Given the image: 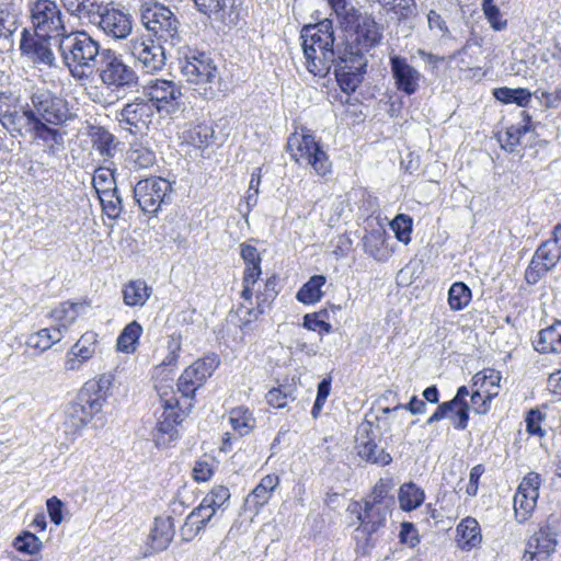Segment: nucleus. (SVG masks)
Instances as JSON below:
<instances>
[{"label":"nucleus","mask_w":561,"mask_h":561,"mask_svg":"<svg viewBox=\"0 0 561 561\" xmlns=\"http://www.w3.org/2000/svg\"><path fill=\"white\" fill-rule=\"evenodd\" d=\"M23 105L14 93L0 92V124L14 138L53 146L62 140L58 127L73 118L68 103L48 92L34 93Z\"/></svg>","instance_id":"nucleus-1"},{"label":"nucleus","mask_w":561,"mask_h":561,"mask_svg":"<svg viewBox=\"0 0 561 561\" xmlns=\"http://www.w3.org/2000/svg\"><path fill=\"white\" fill-rule=\"evenodd\" d=\"M96 76L103 88L92 87L88 95L91 101L102 106L114 104L119 100L118 92L131 89L138 83L135 69L112 49L102 50Z\"/></svg>","instance_id":"nucleus-2"},{"label":"nucleus","mask_w":561,"mask_h":561,"mask_svg":"<svg viewBox=\"0 0 561 561\" xmlns=\"http://www.w3.org/2000/svg\"><path fill=\"white\" fill-rule=\"evenodd\" d=\"M300 39L308 71L324 77L337 58L334 49L333 22L324 19L317 24L305 25L300 32Z\"/></svg>","instance_id":"nucleus-3"},{"label":"nucleus","mask_w":561,"mask_h":561,"mask_svg":"<svg viewBox=\"0 0 561 561\" xmlns=\"http://www.w3.org/2000/svg\"><path fill=\"white\" fill-rule=\"evenodd\" d=\"M58 50L71 76L79 80L91 77L101 55V45L85 30L69 31L58 41Z\"/></svg>","instance_id":"nucleus-4"},{"label":"nucleus","mask_w":561,"mask_h":561,"mask_svg":"<svg viewBox=\"0 0 561 561\" xmlns=\"http://www.w3.org/2000/svg\"><path fill=\"white\" fill-rule=\"evenodd\" d=\"M180 70L193 91L205 100L216 96L220 77L214 60L205 53L188 50L179 58Z\"/></svg>","instance_id":"nucleus-5"},{"label":"nucleus","mask_w":561,"mask_h":561,"mask_svg":"<svg viewBox=\"0 0 561 561\" xmlns=\"http://www.w3.org/2000/svg\"><path fill=\"white\" fill-rule=\"evenodd\" d=\"M139 18L141 25L159 41L172 46L181 43L180 22L168 7L152 1L142 2Z\"/></svg>","instance_id":"nucleus-6"},{"label":"nucleus","mask_w":561,"mask_h":561,"mask_svg":"<svg viewBox=\"0 0 561 561\" xmlns=\"http://www.w3.org/2000/svg\"><path fill=\"white\" fill-rule=\"evenodd\" d=\"M287 150L299 165L310 167L318 175L331 171V162L314 136L305 128L293 133L287 140Z\"/></svg>","instance_id":"nucleus-7"},{"label":"nucleus","mask_w":561,"mask_h":561,"mask_svg":"<svg viewBox=\"0 0 561 561\" xmlns=\"http://www.w3.org/2000/svg\"><path fill=\"white\" fill-rule=\"evenodd\" d=\"M33 31L41 36H53L58 41L67 34L65 14L56 0H35L28 3Z\"/></svg>","instance_id":"nucleus-8"},{"label":"nucleus","mask_w":561,"mask_h":561,"mask_svg":"<svg viewBox=\"0 0 561 561\" xmlns=\"http://www.w3.org/2000/svg\"><path fill=\"white\" fill-rule=\"evenodd\" d=\"M392 500H366L364 507L358 502L348 505L347 511L356 516L359 523L355 529L356 537L367 540L373 534L385 527L387 517L391 513Z\"/></svg>","instance_id":"nucleus-9"},{"label":"nucleus","mask_w":561,"mask_h":561,"mask_svg":"<svg viewBox=\"0 0 561 561\" xmlns=\"http://www.w3.org/2000/svg\"><path fill=\"white\" fill-rule=\"evenodd\" d=\"M561 259V224L554 226L552 237L542 242L535 251L525 271V280L537 284L548 272L553 270Z\"/></svg>","instance_id":"nucleus-10"},{"label":"nucleus","mask_w":561,"mask_h":561,"mask_svg":"<svg viewBox=\"0 0 561 561\" xmlns=\"http://www.w3.org/2000/svg\"><path fill=\"white\" fill-rule=\"evenodd\" d=\"M96 19L98 28L111 39H127L133 33L134 20L131 14L113 2L104 5L100 4Z\"/></svg>","instance_id":"nucleus-11"},{"label":"nucleus","mask_w":561,"mask_h":561,"mask_svg":"<svg viewBox=\"0 0 561 561\" xmlns=\"http://www.w3.org/2000/svg\"><path fill=\"white\" fill-rule=\"evenodd\" d=\"M172 192L171 183L160 176L140 180L134 187V198L139 208L149 215L157 214Z\"/></svg>","instance_id":"nucleus-12"},{"label":"nucleus","mask_w":561,"mask_h":561,"mask_svg":"<svg viewBox=\"0 0 561 561\" xmlns=\"http://www.w3.org/2000/svg\"><path fill=\"white\" fill-rule=\"evenodd\" d=\"M127 51L147 73L160 71L165 65L163 47L148 36L131 38L127 44Z\"/></svg>","instance_id":"nucleus-13"},{"label":"nucleus","mask_w":561,"mask_h":561,"mask_svg":"<svg viewBox=\"0 0 561 561\" xmlns=\"http://www.w3.org/2000/svg\"><path fill=\"white\" fill-rule=\"evenodd\" d=\"M381 39V31L377 22L370 16H364L351 33L340 53L353 57H366L367 53Z\"/></svg>","instance_id":"nucleus-14"},{"label":"nucleus","mask_w":561,"mask_h":561,"mask_svg":"<svg viewBox=\"0 0 561 561\" xmlns=\"http://www.w3.org/2000/svg\"><path fill=\"white\" fill-rule=\"evenodd\" d=\"M144 93L149 98V103L158 112L171 114L182 105V91L178 84L170 80L154 79L147 82Z\"/></svg>","instance_id":"nucleus-15"},{"label":"nucleus","mask_w":561,"mask_h":561,"mask_svg":"<svg viewBox=\"0 0 561 561\" xmlns=\"http://www.w3.org/2000/svg\"><path fill=\"white\" fill-rule=\"evenodd\" d=\"M353 57L337 51L334 73L337 83L345 93L354 92L362 83L367 67V57Z\"/></svg>","instance_id":"nucleus-16"},{"label":"nucleus","mask_w":561,"mask_h":561,"mask_svg":"<svg viewBox=\"0 0 561 561\" xmlns=\"http://www.w3.org/2000/svg\"><path fill=\"white\" fill-rule=\"evenodd\" d=\"M379 439L380 435L374 431L371 423H362L355 437L357 455L370 463L387 466L392 461V457L385 448L378 446Z\"/></svg>","instance_id":"nucleus-17"},{"label":"nucleus","mask_w":561,"mask_h":561,"mask_svg":"<svg viewBox=\"0 0 561 561\" xmlns=\"http://www.w3.org/2000/svg\"><path fill=\"white\" fill-rule=\"evenodd\" d=\"M153 114L152 104L136 99L115 113L118 125L130 134H140L148 128Z\"/></svg>","instance_id":"nucleus-18"},{"label":"nucleus","mask_w":561,"mask_h":561,"mask_svg":"<svg viewBox=\"0 0 561 561\" xmlns=\"http://www.w3.org/2000/svg\"><path fill=\"white\" fill-rule=\"evenodd\" d=\"M541 481L540 474L529 472L519 483L514 496V513L518 523H524L531 516L539 496Z\"/></svg>","instance_id":"nucleus-19"},{"label":"nucleus","mask_w":561,"mask_h":561,"mask_svg":"<svg viewBox=\"0 0 561 561\" xmlns=\"http://www.w3.org/2000/svg\"><path fill=\"white\" fill-rule=\"evenodd\" d=\"M389 65L393 84L399 92L412 95L419 91L423 75L405 57L390 55Z\"/></svg>","instance_id":"nucleus-20"},{"label":"nucleus","mask_w":561,"mask_h":561,"mask_svg":"<svg viewBox=\"0 0 561 561\" xmlns=\"http://www.w3.org/2000/svg\"><path fill=\"white\" fill-rule=\"evenodd\" d=\"M53 36H41L24 28L21 36L20 49L34 65L53 66L55 55L50 47Z\"/></svg>","instance_id":"nucleus-21"},{"label":"nucleus","mask_w":561,"mask_h":561,"mask_svg":"<svg viewBox=\"0 0 561 561\" xmlns=\"http://www.w3.org/2000/svg\"><path fill=\"white\" fill-rule=\"evenodd\" d=\"M178 405L176 397L165 399V410L152 431V438L158 447H165L178 438L176 425L182 421L176 411Z\"/></svg>","instance_id":"nucleus-22"},{"label":"nucleus","mask_w":561,"mask_h":561,"mask_svg":"<svg viewBox=\"0 0 561 561\" xmlns=\"http://www.w3.org/2000/svg\"><path fill=\"white\" fill-rule=\"evenodd\" d=\"M240 255L243 260L245 267L243 271L242 278V291L241 297L249 305H252L253 287L257 283L262 270H261V254L257 249L249 243H242L240 245Z\"/></svg>","instance_id":"nucleus-23"},{"label":"nucleus","mask_w":561,"mask_h":561,"mask_svg":"<svg viewBox=\"0 0 561 561\" xmlns=\"http://www.w3.org/2000/svg\"><path fill=\"white\" fill-rule=\"evenodd\" d=\"M110 379L102 376L98 380L85 382L76 400L93 416L100 413L108 397Z\"/></svg>","instance_id":"nucleus-24"},{"label":"nucleus","mask_w":561,"mask_h":561,"mask_svg":"<svg viewBox=\"0 0 561 561\" xmlns=\"http://www.w3.org/2000/svg\"><path fill=\"white\" fill-rule=\"evenodd\" d=\"M469 396V390L466 386L458 388L456 396L453 400L439 404L436 411L427 419V424H433L444 417L453 419L451 414H448V410L457 409L458 420H453V424L458 430H465L468 425L469 420V407L466 398Z\"/></svg>","instance_id":"nucleus-25"},{"label":"nucleus","mask_w":561,"mask_h":561,"mask_svg":"<svg viewBox=\"0 0 561 561\" xmlns=\"http://www.w3.org/2000/svg\"><path fill=\"white\" fill-rule=\"evenodd\" d=\"M96 351V334L88 332L72 345L65 357L64 368L66 371H78L89 362Z\"/></svg>","instance_id":"nucleus-26"},{"label":"nucleus","mask_w":561,"mask_h":561,"mask_svg":"<svg viewBox=\"0 0 561 561\" xmlns=\"http://www.w3.org/2000/svg\"><path fill=\"white\" fill-rule=\"evenodd\" d=\"M557 534L549 526L536 531L527 543V553L531 560L547 561L557 547Z\"/></svg>","instance_id":"nucleus-27"},{"label":"nucleus","mask_w":561,"mask_h":561,"mask_svg":"<svg viewBox=\"0 0 561 561\" xmlns=\"http://www.w3.org/2000/svg\"><path fill=\"white\" fill-rule=\"evenodd\" d=\"M92 420L91 415L75 399L65 409L62 431L69 440H75Z\"/></svg>","instance_id":"nucleus-28"},{"label":"nucleus","mask_w":561,"mask_h":561,"mask_svg":"<svg viewBox=\"0 0 561 561\" xmlns=\"http://www.w3.org/2000/svg\"><path fill=\"white\" fill-rule=\"evenodd\" d=\"M279 484V477L276 474L264 476L259 484L245 499V508L257 514L273 496L275 489Z\"/></svg>","instance_id":"nucleus-29"},{"label":"nucleus","mask_w":561,"mask_h":561,"mask_svg":"<svg viewBox=\"0 0 561 561\" xmlns=\"http://www.w3.org/2000/svg\"><path fill=\"white\" fill-rule=\"evenodd\" d=\"M215 515L214 508H209L204 502H201L199 505L187 515L181 528L183 539L191 540L197 536Z\"/></svg>","instance_id":"nucleus-30"},{"label":"nucleus","mask_w":561,"mask_h":561,"mask_svg":"<svg viewBox=\"0 0 561 561\" xmlns=\"http://www.w3.org/2000/svg\"><path fill=\"white\" fill-rule=\"evenodd\" d=\"M174 537V524L171 517L154 518L148 536V545L153 552L165 550Z\"/></svg>","instance_id":"nucleus-31"},{"label":"nucleus","mask_w":561,"mask_h":561,"mask_svg":"<svg viewBox=\"0 0 561 561\" xmlns=\"http://www.w3.org/2000/svg\"><path fill=\"white\" fill-rule=\"evenodd\" d=\"M534 347L541 354L561 353V321L557 320L551 325L541 329L534 340Z\"/></svg>","instance_id":"nucleus-32"},{"label":"nucleus","mask_w":561,"mask_h":561,"mask_svg":"<svg viewBox=\"0 0 561 561\" xmlns=\"http://www.w3.org/2000/svg\"><path fill=\"white\" fill-rule=\"evenodd\" d=\"M21 24V9L13 2L0 3V41L11 43Z\"/></svg>","instance_id":"nucleus-33"},{"label":"nucleus","mask_w":561,"mask_h":561,"mask_svg":"<svg viewBox=\"0 0 561 561\" xmlns=\"http://www.w3.org/2000/svg\"><path fill=\"white\" fill-rule=\"evenodd\" d=\"M530 130H533L530 117L525 111H523L522 122L517 125L507 127L503 134L499 133L496 137L504 150L515 152L517 146L520 144L522 136Z\"/></svg>","instance_id":"nucleus-34"},{"label":"nucleus","mask_w":561,"mask_h":561,"mask_svg":"<svg viewBox=\"0 0 561 561\" xmlns=\"http://www.w3.org/2000/svg\"><path fill=\"white\" fill-rule=\"evenodd\" d=\"M152 294V288L144 279L127 282L122 288L123 301L128 307H144Z\"/></svg>","instance_id":"nucleus-35"},{"label":"nucleus","mask_w":561,"mask_h":561,"mask_svg":"<svg viewBox=\"0 0 561 561\" xmlns=\"http://www.w3.org/2000/svg\"><path fill=\"white\" fill-rule=\"evenodd\" d=\"M60 9L77 20H88L93 22L100 9V3L95 0H59Z\"/></svg>","instance_id":"nucleus-36"},{"label":"nucleus","mask_w":561,"mask_h":561,"mask_svg":"<svg viewBox=\"0 0 561 561\" xmlns=\"http://www.w3.org/2000/svg\"><path fill=\"white\" fill-rule=\"evenodd\" d=\"M457 541L462 550H471L481 543L482 536L477 519L466 517L457 526Z\"/></svg>","instance_id":"nucleus-37"},{"label":"nucleus","mask_w":561,"mask_h":561,"mask_svg":"<svg viewBox=\"0 0 561 561\" xmlns=\"http://www.w3.org/2000/svg\"><path fill=\"white\" fill-rule=\"evenodd\" d=\"M80 308V304L65 301L50 311V318L54 322L53 325L56 329H60V333L64 336L68 332L70 325L76 322Z\"/></svg>","instance_id":"nucleus-38"},{"label":"nucleus","mask_w":561,"mask_h":561,"mask_svg":"<svg viewBox=\"0 0 561 561\" xmlns=\"http://www.w3.org/2000/svg\"><path fill=\"white\" fill-rule=\"evenodd\" d=\"M276 280L274 277H270L266 279L264 284V290L260 291L256 296V307H247L241 305V309H245V313L249 316L247 318V322H251L253 319H256L259 314H262L267 307H270L271 302L275 299L277 291L275 289Z\"/></svg>","instance_id":"nucleus-39"},{"label":"nucleus","mask_w":561,"mask_h":561,"mask_svg":"<svg viewBox=\"0 0 561 561\" xmlns=\"http://www.w3.org/2000/svg\"><path fill=\"white\" fill-rule=\"evenodd\" d=\"M229 423L239 436H244L254 430L256 422L248 408L237 407L229 412Z\"/></svg>","instance_id":"nucleus-40"},{"label":"nucleus","mask_w":561,"mask_h":561,"mask_svg":"<svg viewBox=\"0 0 561 561\" xmlns=\"http://www.w3.org/2000/svg\"><path fill=\"white\" fill-rule=\"evenodd\" d=\"M60 329H56L53 324L49 328L38 330L32 333L26 341L27 346L44 352L49 350L54 344L58 343L64 335Z\"/></svg>","instance_id":"nucleus-41"},{"label":"nucleus","mask_w":561,"mask_h":561,"mask_svg":"<svg viewBox=\"0 0 561 561\" xmlns=\"http://www.w3.org/2000/svg\"><path fill=\"white\" fill-rule=\"evenodd\" d=\"M142 327L137 321L128 323L117 337L116 347L119 352L133 354L139 344Z\"/></svg>","instance_id":"nucleus-42"},{"label":"nucleus","mask_w":561,"mask_h":561,"mask_svg":"<svg viewBox=\"0 0 561 561\" xmlns=\"http://www.w3.org/2000/svg\"><path fill=\"white\" fill-rule=\"evenodd\" d=\"M424 497V491L413 482L404 483L399 489V504L401 510L405 512H411L421 506Z\"/></svg>","instance_id":"nucleus-43"},{"label":"nucleus","mask_w":561,"mask_h":561,"mask_svg":"<svg viewBox=\"0 0 561 561\" xmlns=\"http://www.w3.org/2000/svg\"><path fill=\"white\" fill-rule=\"evenodd\" d=\"M327 278L323 275H314L302 285L298 290L296 298L305 305H312L320 301L322 297V287L325 285Z\"/></svg>","instance_id":"nucleus-44"},{"label":"nucleus","mask_w":561,"mask_h":561,"mask_svg":"<svg viewBox=\"0 0 561 561\" xmlns=\"http://www.w3.org/2000/svg\"><path fill=\"white\" fill-rule=\"evenodd\" d=\"M219 363V358L216 354L206 355L205 357L197 359L191 366H188L186 368L187 374L193 375L197 380L196 383H201L203 386L207 378H209L217 369Z\"/></svg>","instance_id":"nucleus-45"},{"label":"nucleus","mask_w":561,"mask_h":561,"mask_svg":"<svg viewBox=\"0 0 561 561\" xmlns=\"http://www.w3.org/2000/svg\"><path fill=\"white\" fill-rule=\"evenodd\" d=\"M126 160L135 170L147 169L153 165L156 154L151 149L142 146L141 144H134L127 151Z\"/></svg>","instance_id":"nucleus-46"},{"label":"nucleus","mask_w":561,"mask_h":561,"mask_svg":"<svg viewBox=\"0 0 561 561\" xmlns=\"http://www.w3.org/2000/svg\"><path fill=\"white\" fill-rule=\"evenodd\" d=\"M494 98L505 104L515 103L518 106H526L531 99V94L527 89L517 88L512 89L507 87L495 89L493 92Z\"/></svg>","instance_id":"nucleus-47"},{"label":"nucleus","mask_w":561,"mask_h":561,"mask_svg":"<svg viewBox=\"0 0 561 561\" xmlns=\"http://www.w3.org/2000/svg\"><path fill=\"white\" fill-rule=\"evenodd\" d=\"M117 141L113 134L104 128H98L93 135V147L104 160L114 157Z\"/></svg>","instance_id":"nucleus-48"},{"label":"nucleus","mask_w":561,"mask_h":561,"mask_svg":"<svg viewBox=\"0 0 561 561\" xmlns=\"http://www.w3.org/2000/svg\"><path fill=\"white\" fill-rule=\"evenodd\" d=\"M471 301V289L462 282L454 283L448 290V305L451 310L465 309Z\"/></svg>","instance_id":"nucleus-49"},{"label":"nucleus","mask_w":561,"mask_h":561,"mask_svg":"<svg viewBox=\"0 0 561 561\" xmlns=\"http://www.w3.org/2000/svg\"><path fill=\"white\" fill-rule=\"evenodd\" d=\"M501 375L494 369H484L473 376V386L483 391L494 392L497 396Z\"/></svg>","instance_id":"nucleus-50"},{"label":"nucleus","mask_w":561,"mask_h":561,"mask_svg":"<svg viewBox=\"0 0 561 561\" xmlns=\"http://www.w3.org/2000/svg\"><path fill=\"white\" fill-rule=\"evenodd\" d=\"M295 389L291 385H282L277 388H272L266 393V402L275 408L283 409L289 401L295 400Z\"/></svg>","instance_id":"nucleus-51"},{"label":"nucleus","mask_w":561,"mask_h":561,"mask_svg":"<svg viewBox=\"0 0 561 561\" xmlns=\"http://www.w3.org/2000/svg\"><path fill=\"white\" fill-rule=\"evenodd\" d=\"M103 209L108 217H118L122 211V198L117 194L116 187H103L99 193Z\"/></svg>","instance_id":"nucleus-52"},{"label":"nucleus","mask_w":561,"mask_h":561,"mask_svg":"<svg viewBox=\"0 0 561 561\" xmlns=\"http://www.w3.org/2000/svg\"><path fill=\"white\" fill-rule=\"evenodd\" d=\"M213 129L207 124H198L184 133V139L196 148L205 147L213 137Z\"/></svg>","instance_id":"nucleus-53"},{"label":"nucleus","mask_w":561,"mask_h":561,"mask_svg":"<svg viewBox=\"0 0 561 561\" xmlns=\"http://www.w3.org/2000/svg\"><path fill=\"white\" fill-rule=\"evenodd\" d=\"M168 354L156 367V374H162L163 371H172L178 364L179 352L181 350V341L174 335L170 336L167 344Z\"/></svg>","instance_id":"nucleus-54"},{"label":"nucleus","mask_w":561,"mask_h":561,"mask_svg":"<svg viewBox=\"0 0 561 561\" xmlns=\"http://www.w3.org/2000/svg\"><path fill=\"white\" fill-rule=\"evenodd\" d=\"M482 10L485 19L494 31H503L507 26V20L503 18L500 8L494 3V0H483Z\"/></svg>","instance_id":"nucleus-55"},{"label":"nucleus","mask_w":561,"mask_h":561,"mask_svg":"<svg viewBox=\"0 0 561 561\" xmlns=\"http://www.w3.org/2000/svg\"><path fill=\"white\" fill-rule=\"evenodd\" d=\"M230 499V491L224 485L214 486L209 493L205 495L202 502L209 508H214L215 514L221 510Z\"/></svg>","instance_id":"nucleus-56"},{"label":"nucleus","mask_w":561,"mask_h":561,"mask_svg":"<svg viewBox=\"0 0 561 561\" xmlns=\"http://www.w3.org/2000/svg\"><path fill=\"white\" fill-rule=\"evenodd\" d=\"M390 227L399 241L404 244L410 242L412 232V219L410 216L404 214L397 215L390 222Z\"/></svg>","instance_id":"nucleus-57"},{"label":"nucleus","mask_w":561,"mask_h":561,"mask_svg":"<svg viewBox=\"0 0 561 561\" xmlns=\"http://www.w3.org/2000/svg\"><path fill=\"white\" fill-rule=\"evenodd\" d=\"M197 10L215 20L225 21V0H193Z\"/></svg>","instance_id":"nucleus-58"},{"label":"nucleus","mask_w":561,"mask_h":561,"mask_svg":"<svg viewBox=\"0 0 561 561\" xmlns=\"http://www.w3.org/2000/svg\"><path fill=\"white\" fill-rule=\"evenodd\" d=\"M494 392L483 391L476 389L470 396L469 410L471 409L477 414H485L491 408V401L494 398Z\"/></svg>","instance_id":"nucleus-59"},{"label":"nucleus","mask_w":561,"mask_h":561,"mask_svg":"<svg viewBox=\"0 0 561 561\" xmlns=\"http://www.w3.org/2000/svg\"><path fill=\"white\" fill-rule=\"evenodd\" d=\"M14 547L21 552L34 554L42 548V541L32 533L25 531L15 538Z\"/></svg>","instance_id":"nucleus-60"},{"label":"nucleus","mask_w":561,"mask_h":561,"mask_svg":"<svg viewBox=\"0 0 561 561\" xmlns=\"http://www.w3.org/2000/svg\"><path fill=\"white\" fill-rule=\"evenodd\" d=\"M428 28L440 38H449L450 32L447 26L446 20L436 11L431 10L427 13Z\"/></svg>","instance_id":"nucleus-61"},{"label":"nucleus","mask_w":561,"mask_h":561,"mask_svg":"<svg viewBox=\"0 0 561 561\" xmlns=\"http://www.w3.org/2000/svg\"><path fill=\"white\" fill-rule=\"evenodd\" d=\"M365 251L376 260H381L380 247L382 245V233L380 231H371L363 238Z\"/></svg>","instance_id":"nucleus-62"},{"label":"nucleus","mask_w":561,"mask_h":561,"mask_svg":"<svg viewBox=\"0 0 561 561\" xmlns=\"http://www.w3.org/2000/svg\"><path fill=\"white\" fill-rule=\"evenodd\" d=\"M214 460L213 459H199L195 462L192 474L195 481L206 482L214 474Z\"/></svg>","instance_id":"nucleus-63"},{"label":"nucleus","mask_w":561,"mask_h":561,"mask_svg":"<svg viewBox=\"0 0 561 561\" xmlns=\"http://www.w3.org/2000/svg\"><path fill=\"white\" fill-rule=\"evenodd\" d=\"M196 382L197 380L194 378V376L191 374L188 375L187 369H185L179 378L178 390L182 393L183 397L192 398L195 391L202 387L201 383Z\"/></svg>","instance_id":"nucleus-64"}]
</instances>
